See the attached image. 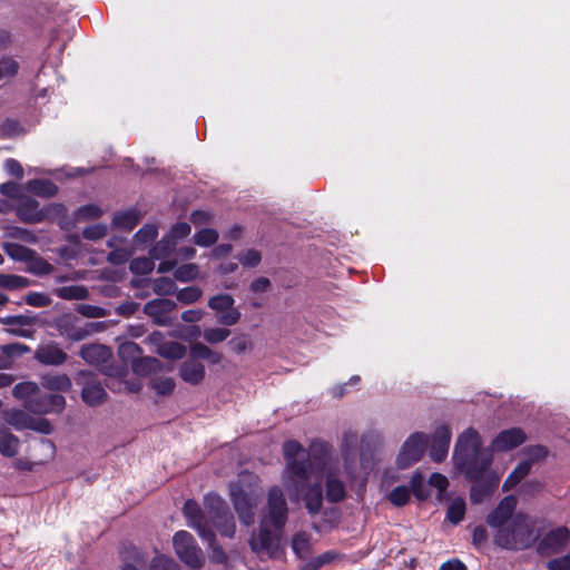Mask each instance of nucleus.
Segmentation results:
<instances>
[{
	"label": "nucleus",
	"instance_id": "obj_38",
	"mask_svg": "<svg viewBox=\"0 0 570 570\" xmlns=\"http://www.w3.org/2000/svg\"><path fill=\"white\" fill-rule=\"evenodd\" d=\"M465 514V501L463 498H455L449 504L446 520L452 524H459Z\"/></svg>",
	"mask_w": 570,
	"mask_h": 570
},
{
	"label": "nucleus",
	"instance_id": "obj_29",
	"mask_svg": "<svg viewBox=\"0 0 570 570\" xmlns=\"http://www.w3.org/2000/svg\"><path fill=\"white\" fill-rule=\"evenodd\" d=\"M224 504L216 499V530L225 537H233L235 524L233 518L224 512Z\"/></svg>",
	"mask_w": 570,
	"mask_h": 570
},
{
	"label": "nucleus",
	"instance_id": "obj_15",
	"mask_svg": "<svg viewBox=\"0 0 570 570\" xmlns=\"http://www.w3.org/2000/svg\"><path fill=\"white\" fill-rule=\"evenodd\" d=\"M527 441L524 431L520 428H511L500 432L491 443V453L493 451H511Z\"/></svg>",
	"mask_w": 570,
	"mask_h": 570
},
{
	"label": "nucleus",
	"instance_id": "obj_52",
	"mask_svg": "<svg viewBox=\"0 0 570 570\" xmlns=\"http://www.w3.org/2000/svg\"><path fill=\"white\" fill-rule=\"evenodd\" d=\"M333 559V556L331 552H324L317 557H314L309 560H307L303 567L302 570H318L321 567H323L326 563H330Z\"/></svg>",
	"mask_w": 570,
	"mask_h": 570
},
{
	"label": "nucleus",
	"instance_id": "obj_51",
	"mask_svg": "<svg viewBox=\"0 0 570 570\" xmlns=\"http://www.w3.org/2000/svg\"><path fill=\"white\" fill-rule=\"evenodd\" d=\"M150 570H180V568L171 558L156 556L151 561Z\"/></svg>",
	"mask_w": 570,
	"mask_h": 570
},
{
	"label": "nucleus",
	"instance_id": "obj_6",
	"mask_svg": "<svg viewBox=\"0 0 570 570\" xmlns=\"http://www.w3.org/2000/svg\"><path fill=\"white\" fill-rule=\"evenodd\" d=\"M16 214L21 222L36 224L48 218L63 216L66 214V207L62 204H50L40 208L36 199L26 197L18 204Z\"/></svg>",
	"mask_w": 570,
	"mask_h": 570
},
{
	"label": "nucleus",
	"instance_id": "obj_55",
	"mask_svg": "<svg viewBox=\"0 0 570 570\" xmlns=\"http://www.w3.org/2000/svg\"><path fill=\"white\" fill-rule=\"evenodd\" d=\"M2 356L7 357L10 361V357L14 355H22L29 351V347L20 344V343H11L2 345L1 347Z\"/></svg>",
	"mask_w": 570,
	"mask_h": 570
},
{
	"label": "nucleus",
	"instance_id": "obj_59",
	"mask_svg": "<svg viewBox=\"0 0 570 570\" xmlns=\"http://www.w3.org/2000/svg\"><path fill=\"white\" fill-rule=\"evenodd\" d=\"M261 259H262V256H261L259 252H257L255 249H248L239 257V262L242 263L243 266H246V267H254V266L258 265Z\"/></svg>",
	"mask_w": 570,
	"mask_h": 570
},
{
	"label": "nucleus",
	"instance_id": "obj_40",
	"mask_svg": "<svg viewBox=\"0 0 570 570\" xmlns=\"http://www.w3.org/2000/svg\"><path fill=\"white\" fill-rule=\"evenodd\" d=\"M132 370L139 375H147L150 372L158 370L159 361L155 357H142L134 361Z\"/></svg>",
	"mask_w": 570,
	"mask_h": 570
},
{
	"label": "nucleus",
	"instance_id": "obj_64",
	"mask_svg": "<svg viewBox=\"0 0 570 570\" xmlns=\"http://www.w3.org/2000/svg\"><path fill=\"white\" fill-rule=\"evenodd\" d=\"M4 169L6 171L14 176L17 178H21L23 176V169L20 163L13 158H9L4 161Z\"/></svg>",
	"mask_w": 570,
	"mask_h": 570
},
{
	"label": "nucleus",
	"instance_id": "obj_46",
	"mask_svg": "<svg viewBox=\"0 0 570 570\" xmlns=\"http://www.w3.org/2000/svg\"><path fill=\"white\" fill-rule=\"evenodd\" d=\"M118 353L121 358H124L125 361H130L132 364L134 361H136L137 357L140 355L141 350L139 345L134 342H125L120 344Z\"/></svg>",
	"mask_w": 570,
	"mask_h": 570
},
{
	"label": "nucleus",
	"instance_id": "obj_13",
	"mask_svg": "<svg viewBox=\"0 0 570 570\" xmlns=\"http://www.w3.org/2000/svg\"><path fill=\"white\" fill-rule=\"evenodd\" d=\"M66 400L60 394H39L28 402V411L37 414L59 413L65 409Z\"/></svg>",
	"mask_w": 570,
	"mask_h": 570
},
{
	"label": "nucleus",
	"instance_id": "obj_58",
	"mask_svg": "<svg viewBox=\"0 0 570 570\" xmlns=\"http://www.w3.org/2000/svg\"><path fill=\"white\" fill-rule=\"evenodd\" d=\"M230 348L237 353L245 352L252 347V341L247 335H239L229 342Z\"/></svg>",
	"mask_w": 570,
	"mask_h": 570
},
{
	"label": "nucleus",
	"instance_id": "obj_28",
	"mask_svg": "<svg viewBox=\"0 0 570 570\" xmlns=\"http://www.w3.org/2000/svg\"><path fill=\"white\" fill-rule=\"evenodd\" d=\"M39 385L35 382H22L17 384L12 390V395L23 402V406L28 410V402L35 400L39 394Z\"/></svg>",
	"mask_w": 570,
	"mask_h": 570
},
{
	"label": "nucleus",
	"instance_id": "obj_50",
	"mask_svg": "<svg viewBox=\"0 0 570 570\" xmlns=\"http://www.w3.org/2000/svg\"><path fill=\"white\" fill-rule=\"evenodd\" d=\"M24 301L33 307H47L52 302L49 295L40 292H30L26 295Z\"/></svg>",
	"mask_w": 570,
	"mask_h": 570
},
{
	"label": "nucleus",
	"instance_id": "obj_17",
	"mask_svg": "<svg viewBox=\"0 0 570 570\" xmlns=\"http://www.w3.org/2000/svg\"><path fill=\"white\" fill-rule=\"evenodd\" d=\"M67 357V353L52 341L40 344L35 352V358L43 365L59 366Z\"/></svg>",
	"mask_w": 570,
	"mask_h": 570
},
{
	"label": "nucleus",
	"instance_id": "obj_39",
	"mask_svg": "<svg viewBox=\"0 0 570 570\" xmlns=\"http://www.w3.org/2000/svg\"><path fill=\"white\" fill-rule=\"evenodd\" d=\"M292 549L298 558L305 559L311 550L309 537L306 533L296 534L292 540Z\"/></svg>",
	"mask_w": 570,
	"mask_h": 570
},
{
	"label": "nucleus",
	"instance_id": "obj_63",
	"mask_svg": "<svg viewBox=\"0 0 570 570\" xmlns=\"http://www.w3.org/2000/svg\"><path fill=\"white\" fill-rule=\"evenodd\" d=\"M488 540L487 529L482 525L475 527L472 533V543L480 549Z\"/></svg>",
	"mask_w": 570,
	"mask_h": 570
},
{
	"label": "nucleus",
	"instance_id": "obj_21",
	"mask_svg": "<svg viewBox=\"0 0 570 570\" xmlns=\"http://www.w3.org/2000/svg\"><path fill=\"white\" fill-rule=\"evenodd\" d=\"M35 449L39 450L43 458L37 461H29L24 459H18L14 461V468L20 471H31L36 464H46L51 461L56 454V446L52 441L47 439H41L35 446Z\"/></svg>",
	"mask_w": 570,
	"mask_h": 570
},
{
	"label": "nucleus",
	"instance_id": "obj_14",
	"mask_svg": "<svg viewBox=\"0 0 570 570\" xmlns=\"http://www.w3.org/2000/svg\"><path fill=\"white\" fill-rule=\"evenodd\" d=\"M474 484L471 488L470 499L473 503H481L487 497H490L495 488L498 487L500 476L490 471L487 472L480 479H471Z\"/></svg>",
	"mask_w": 570,
	"mask_h": 570
},
{
	"label": "nucleus",
	"instance_id": "obj_35",
	"mask_svg": "<svg viewBox=\"0 0 570 570\" xmlns=\"http://www.w3.org/2000/svg\"><path fill=\"white\" fill-rule=\"evenodd\" d=\"M3 250L13 261L23 262V263H27V261L30 258V256L35 252L33 249L26 247L23 245H20L18 243H4Z\"/></svg>",
	"mask_w": 570,
	"mask_h": 570
},
{
	"label": "nucleus",
	"instance_id": "obj_2",
	"mask_svg": "<svg viewBox=\"0 0 570 570\" xmlns=\"http://www.w3.org/2000/svg\"><path fill=\"white\" fill-rule=\"evenodd\" d=\"M517 498L507 495L487 517V523L494 530V543L507 550L529 548L534 541V523L524 513H514Z\"/></svg>",
	"mask_w": 570,
	"mask_h": 570
},
{
	"label": "nucleus",
	"instance_id": "obj_44",
	"mask_svg": "<svg viewBox=\"0 0 570 570\" xmlns=\"http://www.w3.org/2000/svg\"><path fill=\"white\" fill-rule=\"evenodd\" d=\"M411 498V490L405 485L393 489L389 494L390 502L395 507L405 505Z\"/></svg>",
	"mask_w": 570,
	"mask_h": 570
},
{
	"label": "nucleus",
	"instance_id": "obj_24",
	"mask_svg": "<svg viewBox=\"0 0 570 570\" xmlns=\"http://www.w3.org/2000/svg\"><path fill=\"white\" fill-rule=\"evenodd\" d=\"M26 271L35 276L42 277L52 274L55 266L35 250L26 263Z\"/></svg>",
	"mask_w": 570,
	"mask_h": 570
},
{
	"label": "nucleus",
	"instance_id": "obj_57",
	"mask_svg": "<svg viewBox=\"0 0 570 570\" xmlns=\"http://www.w3.org/2000/svg\"><path fill=\"white\" fill-rule=\"evenodd\" d=\"M411 488L416 498L423 500L428 497V493L423 487V476L421 473L415 472L411 478Z\"/></svg>",
	"mask_w": 570,
	"mask_h": 570
},
{
	"label": "nucleus",
	"instance_id": "obj_36",
	"mask_svg": "<svg viewBox=\"0 0 570 570\" xmlns=\"http://www.w3.org/2000/svg\"><path fill=\"white\" fill-rule=\"evenodd\" d=\"M31 284V281L24 276L0 273V288L13 291L26 288Z\"/></svg>",
	"mask_w": 570,
	"mask_h": 570
},
{
	"label": "nucleus",
	"instance_id": "obj_12",
	"mask_svg": "<svg viewBox=\"0 0 570 570\" xmlns=\"http://www.w3.org/2000/svg\"><path fill=\"white\" fill-rule=\"evenodd\" d=\"M358 443V436L353 431H347L343 434L342 440V453L345 461V469L351 478H355L357 474H368L371 466L362 459L360 469H357L351 461V458L355 454V450Z\"/></svg>",
	"mask_w": 570,
	"mask_h": 570
},
{
	"label": "nucleus",
	"instance_id": "obj_41",
	"mask_svg": "<svg viewBox=\"0 0 570 570\" xmlns=\"http://www.w3.org/2000/svg\"><path fill=\"white\" fill-rule=\"evenodd\" d=\"M102 215V209L96 205V204H88L85 206L79 207L75 212V220L81 222V220H89L98 218Z\"/></svg>",
	"mask_w": 570,
	"mask_h": 570
},
{
	"label": "nucleus",
	"instance_id": "obj_61",
	"mask_svg": "<svg viewBox=\"0 0 570 570\" xmlns=\"http://www.w3.org/2000/svg\"><path fill=\"white\" fill-rule=\"evenodd\" d=\"M29 430H33L42 434H51L53 432V426L47 419L32 417V423Z\"/></svg>",
	"mask_w": 570,
	"mask_h": 570
},
{
	"label": "nucleus",
	"instance_id": "obj_20",
	"mask_svg": "<svg viewBox=\"0 0 570 570\" xmlns=\"http://www.w3.org/2000/svg\"><path fill=\"white\" fill-rule=\"evenodd\" d=\"M569 538L570 532L564 527L552 530L541 540L539 550L542 553L559 552L567 546Z\"/></svg>",
	"mask_w": 570,
	"mask_h": 570
},
{
	"label": "nucleus",
	"instance_id": "obj_4",
	"mask_svg": "<svg viewBox=\"0 0 570 570\" xmlns=\"http://www.w3.org/2000/svg\"><path fill=\"white\" fill-rule=\"evenodd\" d=\"M453 460L469 479H480L490 468L493 455L490 449H481V438L474 429L465 430L458 439Z\"/></svg>",
	"mask_w": 570,
	"mask_h": 570
},
{
	"label": "nucleus",
	"instance_id": "obj_42",
	"mask_svg": "<svg viewBox=\"0 0 570 570\" xmlns=\"http://www.w3.org/2000/svg\"><path fill=\"white\" fill-rule=\"evenodd\" d=\"M175 281L170 277L163 276L154 279L153 289L158 295H170L176 292Z\"/></svg>",
	"mask_w": 570,
	"mask_h": 570
},
{
	"label": "nucleus",
	"instance_id": "obj_19",
	"mask_svg": "<svg viewBox=\"0 0 570 570\" xmlns=\"http://www.w3.org/2000/svg\"><path fill=\"white\" fill-rule=\"evenodd\" d=\"M149 342L156 347V352L171 360L183 358L186 354V347L177 342H164V335L160 332H153L149 335Z\"/></svg>",
	"mask_w": 570,
	"mask_h": 570
},
{
	"label": "nucleus",
	"instance_id": "obj_33",
	"mask_svg": "<svg viewBox=\"0 0 570 570\" xmlns=\"http://www.w3.org/2000/svg\"><path fill=\"white\" fill-rule=\"evenodd\" d=\"M42 385L50 391L67 392L71 381L66 374L47 375L42 377Z\"/></svg>",
	"mask_w": 570,
	"mask_h": 570
},
{
	"label": "nucleus",
	"instance_id": "obj_5",
	"mask_svg": "<svg viewBox=\"0 0 570 570\" xmlns=\"http://www.w3.org/2000/svg\"><path fill=\"white\" fill-rule=\"evenodd\" d=\"M283 482L293 500H298L303 491L302 498L309 514H317L321 511L323 505V491L320 483L304 489L306 482L298 483L297 479L287 471V466L283 475Z\"/></svg>",
	"mask_w": 570,
	"mask_h": 570
},
{
	"label": "nucleus",
	"instance_id": "obj_11",
	"mask_svg": "<svg viewBox=\"0 0 570 570\" xmlns=\"http://www.w3.org/2000/svg\"><path fill=\"white\" fill-rule=\"evenodd\" d=\"M78 382L82 384L81 397L83 402L90 406L101 404L106 397L107 392L95 375L90 372L81 371L79 373Z\"/></svg>",
	"mask_w": 570,
	"mask_h": 570
},
{
	"label": "nucleus",
	"instance_id": "obj_23",
	"mask_svg": "<svg viewBox=\"0 0 570 570\" xmlns=\"http://www.w3.org/2000/svg\"><path fill=\"white\" fill-rule=\"evenodd\" d=\"M111 353L108 347L100 344H89L82 346L80 356L89 364L98 365L105 363L110 357Z\"/></svg>",
	"mask_w": 570,
	"mask_h": 570
},
{
	"label": "nucleus",
	"instance_id": "obj_60",
	"mask_svg": "<svg viewBox=\"0 0 570 570\" xmlns=\"http://www.w3.org/2000/svg\"><path fill=\"white\" fill-rule=\"evenodd\" d=\"M523 454L528 458L527 460L531 463L544 458L547 450L542 445L528 446L523 450Z\"/></svg>",
	"mask_w": 570,
	"mask_h": 570
},
{
	"label": "nucleus",
	"instance_id": "obj_26",
	"mask_svg": "<svg viewBox=\"0 0 570 570\" xmlns=\"http://www.w3.org/2000/svg\"><path fill=\"white\" fill-rule=\"evenodd\" d=\"M26 190L39 197H52L57 194L58 187L49 179H31L24 185Z\"/></svg>",
	"mask_w": 570,
	"mask_h": 570
},
{
	"label": "nucleus",
	"instance_id": "obj_37",
	"mask_svg": "<svg viewBox=\"0 0 570 570\" xmlns=\"http://www.w3.org/2000/svg\"><path fill=\"white\" fill-rule=\"evenodd\" d=\"M20 69L19 62L11 56L0 59V81H9L14 78Z\"/></svg>",
	"mask_w": 570,
	"mask_h": 570
},
{
	"label": "nucleus",
	"instance_id": "obj_1",
	"mask_svg": "<svg viewBox=\"0 0 570 570\" xmlns=\"http://www.w3.org/2000/svg\"><path fill=\"white\" fill-rule=\"evenodd\" d=\"M283 453L287 463V471L304 483L312 475L326 473V499L331 502H340L345 498V487L342 481L331 472V446L326 442L314 441L308 450L297 441L289 440L283 445Z\"/></svg>",
	"mask_w": 570,
	"mask_h": 570
},
{
	"label": "nucleus",
	"instance_id": "obj_18",
	"mask_svg": "<svg viewBox=\"0 0 570 570\" xmlns=\"http://www.w3.org/2000/svg\"><path fill=\"white\" fill-rule=\"evenodd\" d=\"M451 442V431L446 425H440L435 429L431 446L430 456L434 462H442L449 453Z\"/></svg>",
	"mask_w": 570,
	"mask_h": 570
},
{
	"label": "nucleus",
	"instance_id": "obj_43",
	"mask_svg": "<svg viewBox=\"0 0 570 570\" xmlns=\"http://www.w3.org/2000/svg\"><path fill=\"white\" fill-rule=\"evenodd\" d=\"M158 236V228L154 224H146L135 234L136 244H148L156 239Z\"/></svg>",
	"mask_w": 570,
	"mask_h": 570
},
{
	"label": "nucleus",
	"instance_id": "obj_31",
	"mask_svg": "<svg viewBox=\"0 0 570 570\" xmlns=\"http://www.w3.org/2000/svg\"><path fill=\"white\" fill-rule=\"evenodd\" d=\"M19 439L7 430L0 431V452L2 455L11 458L19 451Z\"/></svg>",
	"mask_w": 570,
	"mask_h": 570
},
{
	"label": "nucleus",
	"instance_id": "obj_48",
	"mask_svg": "<svg viewBox=\"0 0 570 570\" xmlns=\"http://www.w3.org/2000/svg\"><path fill=\"white\" fill-rule=\"evenodd\" d=\"M151 387L159 395H169L174 392L175 382L170 377L155 379L151 382Z\"/></svg>",
	"mask_w": 570,
	"mask_h": 570
},
{
	"label": "nucleus",
	"instance_id": "obj_62",
	"mask_svg": "<svg viewBox=\"0 0 570 570\" xmlns=\"http://www.w3.org/2000/svg\"><path fill=\"white\" fill-rule=\"evenodd\" d=\"M548 570H570V556H563L550 560L547 563Z\"/></svg>",
	"mask_w": 570,
	"mask_h": 570
},
{
	"label": "nucleus",
	"instance_id": "obj_27",
	"mask_svg": "<svg viewBox=\"0 0 570 570\" xmlns=\"http://www.w3.org/2000/svg\"><path fill=\"white\" fill-rule=\"evenodd\" d=\"M3 420L16 430H29L32 417L23 410H8L3 412Z\"/></svg>",
	"mask_w": 570,
	"mask_h": 570
},
{
	"label": "nucleus",
	"instance_id": "obj_7",
	"mask_svg": "<svg viewBox=\"0 0 570 570\" xmlns=\"http://www.w3.org/2000/svg\"><path fill=\"white\" fill-rule=\"evenodd\" d=\"M429 442V436L423 432L410 434L403 442L395 463L399 469H407L423 456Z\"/></svg>",
	"mask_w": 570,
	"mask_h": 570
},
{
	"label": "nucleus",
	"instance_id": "obj_47",
	"mask_svg": "<svg viewBox=\"0 0 570 570\" xmlns=\"http://www.w3.org/2000/svg\"><path fill=\"white\" fill-rule=\"evenodd\" d=\"M154 261L155 259L151 258V256L149 258H147V257L135 258L130 263V271L135 274H148L155 267Z\"/></svg>",
	"mask_w": 570,
	"mask_h": 570
},
{
	"label": "nucleus",
	"instance_id": "obj_9",
	"mask_svg": "<svg viewBox=\"0 0 570 570\" xmlns=\"http://www.w3.org/2000/svg\"><path fill=\"white\" fill-rule=\"evenodd\" d=\"M183 511L188 525L194 528L212 548L214 546V521L212 517L205 515L199 504L194 500H187Z\"/></svg>",
	"mask_w": 570,
	"mask_h": 570
},
{
	"label": "nucleus",
	"instance_id": "obj_16",
	"mask_svg": "<svg viewBox=\"0 0 570 570\" xmlns=\"http://www.w3.org/2000/svg\"><path fill=\"white\" fill-rule=\"evenodd\" d=\"M239 318L240 311L234 306V298L229 294L216 295V323L230 326Z\"/></svg>",
	"mask_w": 570,
	"mask_h": 570
},
{
	"label": "nucleus",
	"instance_id": "obj_53",
	"mask_svg": "<svg viewBox=\"0 0 570 570\" xmlns=\"http://www.w3.org/2000/svg\"><path fill=\"white\" fill-rule=\"evenodd\" d=\"M107 226L104 224H95L86 227L82 232V236L89 240H98L107 235Z\"/></svg>",
	"mask_w": 570,
	"mask_h": 570
},
{
	"label": "nucleus",
	"instance_id": "obj_22",
	"mask_svg": "<svg viewBox=\"0 0 570 570\" xmlns=\"http://www.w3.org/2000/svg\"><path fill=\"white\" fill-rule=\"evenodd\" d=\"M233 502L240 521L249 525L254 522V503L250 497L244 492H233Z\"/></svg>",
	"mask_w": 570,
	"mask_h": 570
},
{
	"label": "nucleus",
	"instance_id": "obj_30",
	"mask_svg": "<svg viewBox=\"0 0 570 570\" xmlns=\"http://www.w3.org/2000/svg\"><path fill=\"white\" fill-rule=\"evenodd\" d=\"M139 219V214L135 209H127L114 215L112 226L126 230H131L137 226Z\"/></svg>",
	"mask_w": 570,
	"mask_h": 570
},
{
	"label": "nucleus",
	"instance_id": "obj_34",
	"mask_svg": "<svg viewBox=\"0 0 570 570\" xmlns=\"http://www.w3.org/2000/svg\"><path fill=\"white\" fill-rule=\"evenodd\" d=\"M531 470V462L524 460L520 462L515 469L509 474L507 480L503 483L504 490H510L514 488L524 476L529 474Z\"/></svg>",
	"mask_w": 570,
	"mask_h": 570
},
{
	"label": "nucleus",
	"instance_id": "obj_8",
	"mask_svg": "<svg viewBox=\"0 0 570 570\" xmlns=\"http://www.w3.org/2000/svg\"><path fill=\"white\" fill-rule=\"evenodd\" d=\"M177 557L189 568L198 569L204 563V554L197 547L194 537L187 531H178L173 538Z\"/></svg>",
	"mask_w": 570,
	"mask_h": 570
},
{
	"label": "nucleus",
	"instance_id": "obj_3",
	"mask_svg": "<svg viewBox=\"0 0 570 570\" xmlns=\"http://www.w3.org/2000/svg\"><path fill=\"white\" fill-rule=\"evenodd\" d=\"M287 503L279 487H272L259 530L250 538V548L261 557H274L279 550L282 530L287 520Z\"/></svg>",
	"mask_w": 570,
	"mask_h": 570
},
{
	"label": "nucleus",
	"instance_id": "obj_56",
	"mask_svg": "<svg viewBox=\"0 0 570 570\" xmlns=\"http://www.w3.org/2000/svg\"><path fill=\"white\" fill-rule=\"evenodd\" d=\"M190 230L191 228L189 224L180 222L175 224L167 235L177 243L179 239L187 237L190 234Z\"/></svg>",
	"mask_w": 570,
	"mask_h": 570
},
{
	"label": "nucleus",
	"instance_id": "obj_10",
	"mask_svg": "<svg viewBox=\"0 0 570 570\" xmlns=\"http://www.w3.org/2000/svg\"><path fill=\"white\" fill-rule=\"evenodd\" d=\"M210 350L202 344L193 346V357L185 361L180 367V377L190 384L199 383L205 376V368L199 357H208Z\"/></svg>",
	"mask_w": 570,
	"mask_h": 570
},
{
	"label": "nucleus",
	"instance_id": "obj_54",
	"mask_svg": "<svg viewBox=\"0 0 570 570\" xmlns=\"http://www.w3.org/2000/svg\"><path fill=\"white\" fill-rule=\"evenodd\" d=\"M173 303L168 299H154L145 305V312L148 315H156L157 313L169 309Z\"/></svg>",
	"mask_w": 570,
	"mask_h": 570
},
{
	"label": "nucleus",
	"instance_id": "obj_45",
	"mask_svg": "<svg viewBox=\"0 0 570 570\" xmlns=\"http://www.w3.org/2000/svg\"><path fill=\"white\" fill-rule=\"evenodd\" d=\"M198 275V266L196 264H185L175 269L174 276L179 282H190Z\"/></svg>",
	"mask_w": 570,
	"mask_h": 570
},
{
	"label": "nucleus",
	"instance_id": "obj_25",
	"mask_svg": "<svg viewBox=\"0 0 570 570\" xmlns=\"http://www.w3.org/2000/svg\"><path fill=\"white\" fill-rule=\"evenodd\" d=\"M52 294L65 301H82L88 298L89 291L83 285H69L53 288Z\"/></svg>",
	"mask_w": 570,
	"mask_h": 570
},
{
	"label": "nucleus",
	"instance_id": "obj_49",
	"mask_svg": "<svg viewBox=\"0 0 570 570\" xmlns=\"http://www.w3.org/2000/svg\"><path fill=\"white\" fill-rule=\"evenodd\" d=\"M202 296V291L196 286H189L177 292L176 297L180 303L191 304Z\"/></svg>",
	"mask_w": 570,
	"mask_h": 570
},
{
	"label": "nucleus",
	"instance_id": "obj_32",
	"mask_svg": "<svg viewBox=\"0 0 570 570\" xmlns=\"http://www.w3.org/2000/svg\"><path fill=\"white\" fill-rule=\"evenodd\" d=\"M177 244L168 235H165L149 252L154 259H165L175 250Z\"/></svg>",
	"mask_w": 570,
	"mask_h": 570
}]
</instances>
